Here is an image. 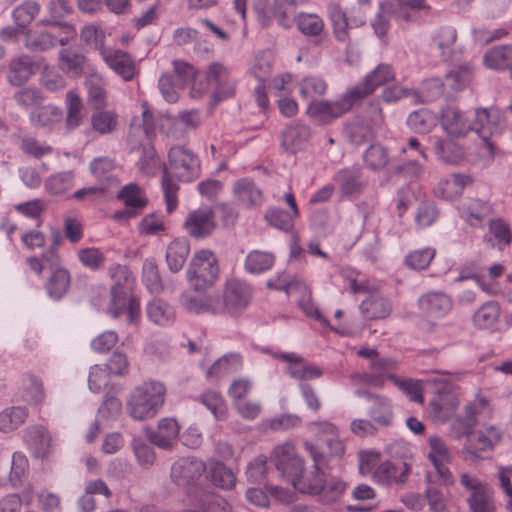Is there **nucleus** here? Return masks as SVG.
<instances>
[{
  "label": "nucleus",
  "instance_id": "nucleus-23",
  "mask_svg": "<svg viewBox=\"0 0 512 512\" xmlns=\"http://www.w3.org/2000/svg\"><path fill=\"white\" fill-rule=\"evenodd\" d=\"M332 179L344 197L360 194L365 186L359 167L342 168L334 173Z\"/></svg>",
  "mask_w": 512,
  "mask_h": 512
},
{
  "label": "nucleus",
  "instance_id": "nucleus-28",
  "mask_svg": "<svg viewBox=\"0 0 512 512\" xmlns=\"http://www.w3.org/2000/svg\"><path fill=\"white\" fill-rule=\"evenodd\" d=\"M146 315L153 324L167 327L175 321V310L161 298H153L146 305Z\"/></svg>",
  "mask_w": 512,
  "mask_h": 512
},
{
  "label": "nucleus",
  "instance_id": "nucleus-18",
  "mask_svg": "<svg viewBox=\"0 0 512 512\" xmlns=\"http://www.w3.org/2000/svg\"><path fill=\"white\" fill-rule=\"evenodd\" d=\"M394 79L395 71L393 67L387 63H380L365 76L362 82L352 86V89L358 99L361 100L372 94L378 87Z\"/></svg>",
  "mask_w": 512,
  "mask_h": 512
},
{
  "label": "nucleus",
  "instance_id": "nucleus-30",
  "mask_svg": "<svg viewBox=\"0 0 512 512\" xmlns=\"http://www.w3.org/2000/svg\"><path fill=\"white\" fill-rule=\"evenodd\" d=\"M491 206L489 203L470 199L464 202L460 207L461 218L471 226H480L482 222L491 214Z\"/></svg>",
  "mask_w": 512,
  "mask_h": 512
},
{
  "label": "nucleus",
  "instance_id": "nucleus-38",
  "mask_svg": "<svg viewBox=\"0 0 512 512\" xmlns=\"http://www.w3.org/2000/svg\"><path fill=\"white\" fill-rule=\"evenodd\" d=\"M512 233L508 223L502 218L491 219L489 221V233L484 236V241L497 245L500 250L510 244Z\"/></svg>",
  "mask_w": 512,
  "mask_h": 512
},
{
  "label": "nucleus",
  "instance_id": "nucleus-51",
  "mask_svg": "<svg viewBox=\"0 0 512 512\" xmlns=\"http://www.w3.org/2000/svg\"><path fill=\"white\" fill-rule=\"evenodd\" d=\"M208 469L209 478L214 485L223 489H231L235 486L234 473L222 462L210 461Z\"/></svg>",
  "mask_w": 512,
  "mask_h": 512
},
{
  "label": "nucleus",
  "instance_id": "nucleus-3",
  "mask_svg": "<svg viewBox=\"0 0 512 512\" xmlns=\"http://www.w3.org/2000/svg\"><path fill=\"white\" fill-rule=\"evenodd\" d=\"M306 451L314 461L315 472L307 480L305 492L312 495H318L324 504H333L338 502L345 490L346 484L338 478H330L326 480L323 467L325 464V456L319 452L316 446L309 442L304 444Z\"/></svg>",
  "mask_w": 512,
  "mask_h": 512
},
{
  "label": "nucleus",
  "instance_id": "nucleus-26",
  "mask_svg": "<svg viewBox=\"0 0 512 512\" xmlns=\"http://www.w3.org/2000/svg\"><path fill=\"white\" fill-rule=\"evenodd\" d=\"M36 68V63L30 56L15 57L9 63L7 80L12 86H20L35 74Z\"/></svg>",
  "mask_w": 512,
  "mask_h": 512
},
{
  "label": "nucleus",
  "instance_id": "nucleus-46",
  "mask_svg": "<svg viewBox=\"0 0 512 512\" xmlns=\"http://www.w3.org/2000/svg\"><path fill=\"white\" fill-rule=\"evenodd\" d=\"M127 313V319L130 324H138L140 318H141V309H140V300L135 295L131 294L127 298H125L124 305H116L112 302H110L109 308H108V314L113 317L117 318L122 313Z\"/></svg>",
  "mask_w": 512,
  "mask_h": 512
},
{
  "label": "nucleus",
  "instance_id": "nucleus-43",
  "mask_svg": "<svg viewBox=\"0 0 512 512\" xmlns=\"http://www.w3.org/2000/svg\"><path fill=\"white\" fill-rule=\"evenodd\" d=\"M275 262V256L268 251L253 250L246 258L244 267L248 273L261 274L272 268Z\"/></svg>",
  "mask_w": 512,
  "mask_h": 512
},
{
  "label": "nucleus",
  "instance_id": "nucleus-29",
  "mask_svg": "<svg viewBox=\"0 0 512 512\" xmlns=\"http://www.w3.org/2000/svg\"><path fill=\"white\" fill-rule=\"evenodd\" d=\"M470 182L471 178L468 175L454 173L441 179L434 192L437 197L451 200L458 197Z\"/></svg>",
  "mask_w": 512,
  "mask_h": 512
},
{
  "label": "nucleus",
  "instance_id": "nucleus-25",
  "mask_svg": "<svg viewBox=\"0 0 512 512\" xmlns=\"http://www.w3.org/2000/svg\"><path fill=\"white\" fill-rule=\"evenodd\" d=\"M310 138V128L303 123H293L282 134V147L287 153L294 154L302 150Z\"/></svg>",
  "mask_w": 512,
  "mask_h": 512
},
{
  "label": "nucleus",
  "instance_id": "nucleus-16",
  "mask_svg": "<svg viewBox=\"0 0 512 512\" xmlns=\"http://www.w3.org/2000/svg\"><path fill=\"white\" fill-rule=\"evenodd\" d=\"M201 123L200 112L197 109L182 110L175 116L167 119V125L162 128L168 137L175 140H181L186 135L199 127Z\"/></svg>",
  "mask_w": 512,
  "mask_h": 512
},
{
  "label": "nucleus",
  "instance_id": "nucleus-5",
  "mask_svg": "<svg viewBox=\"0 0 512 512\" xmlns=\"http://www.w3.org/2000/svg\"><path fill=\"white\" fill-rule=\"evenodd\" d=\"M475 132L482 140L483 148L493 159L497 153L494 139L501 136L507 128L505 113L498 108H478L474 112Z\"/></svg>",
  "mask_w": 512,
  "mask_h": 512
},
{
  "label": "nucleus",
  "instance_id": "nucleus-17",
  "mask_svg": "<svg viewBox=\"0 0 512 512\" xmlns=\"http://www.w3.org/2000/svg\"><path fill=\"white\" fill-rule=\"evenodd\" d=\"M104 63L124 81H131L137 74L134 58L127 52L113 47L102 50L100 55Z\"/></svg>",
  "mask_w": 512,
  "mask_h": 512
},
{
  "label": "nucleus",
  "instance_id": "nucleus-9",
  "mask_svg": "<svg viewBox=\"0 0 512 512\" xmlns=\"http://www.w3.org/2000/svg\"><path fill=\"white\" fill-rule=\"evenodd\" d=\"M358 101L360 100L350 87L339 99L311 101L306 113L321 122H330L347 113Z\"/></svg>",
  "mask_w": 512,
  "mask_h": 512
},
{
  "label": "nucleus",
  "instance_id": "nucleus-40",
  "mask_svg": "<svg viewBox=\"0 0 512 512\" xmlns=\"http://www.w3.org/2000/svg\"><path fill=\"white\" fill-rule=\"evenodd\" d=\"M438 123L437 116L428 109L421 108L411 112L407 118L408 127L419 134H427L436 127Z\"/></svg>",
  "mask_w": 512,
  "mask_h": 512
},
{
  "label": "nucleus",
  "instance_id": "nucleus-36",
  "mask_svg": "<svg viewBox=\"0 0 512 512\" xmlns=\"http://www.w3.org/2000/svg\"><path fill=\"white\" fill-rule=\"evenodd\" d=\"M217 301L213 296H194L190 292H185L180 296L181 305L189 312L195 314L212 313L220 311L214 304Z\"/></svg>",
  "mask_w": 512,
  "mask_h": 512
},
{
  "label": "nucleus",
  "instance_id": "nucleus-59",
  "mask_svg": "<svg viewBox=\"0 0 512 512\" xmlns=\"http://www.w3.org/2000/svg\"><path fill=\"white\" fill-rule=\"evenodd\" d=\"M327 11L336 38L339 41H345L347 39V28L350 26L345 13L336 2H330L327 6Z\"/></svg>",
  "mask_w": 512,
  "mask_h": 512
},
{
  "label": "nucleus",
  "instance_id": "nucleus-6",
  "mask_svg": "<svg viewBox=\"0 0 512 512\" xmlns=\"http://www.w3.org/2000/svg\"><path fill=\"white\" fill-rule=\"evenodd\" d=\"M190 287L202 292L212 287L219 276L218 260L210 250L197 251L186 272Z\"/></svg>",
  "mask_w": 512,
  "mask_h": 512
},
{
  "label": "nucleus",
  "instance_id": "nucleus-11",
  "mask_svg": "<svg viewBox=\"0 0 512 512\" xmlns=\"http://www.w3.org/2000/svg\"><path fill=\"white\" fill-rule=\"evenodd\" d=\"M206 79L217 102L234 95L236 79L231 76L229 69L223 64L216 62L210 64L206 71Z\"/></svg>",
  "mask_w": 512,
  "mask_h": 512
},
{
  "label": "nucleus",
  "instance_id": "nucleus-64",
  "mask_svg": "<svg viewBox=\"0 0 512 512\" xmlns=\"http://www.w3.org/2000/svg\"><path fill=\"white\" fill-rule=\"evenodd\" d=\"M77 256L80 263L92 271L100 270L106 261L104 253L96 247L79 249Z\"/></svg>",
  "mask_w": 512,
  "mask_h": 512
},
{
  "label": "nucleus",
  "instance_id": "nucleus-15",
  "mask_svg": "<svg viewBox=\"0 0 512 512\" xmlns=\"http://www.w3.org/2000/svg\"><path fill=\"white\" fill-rule=\"evenodd\" d=\"M108 274L113 281L110 302L124 305L125 298L132 294L135 285L132 272L125 265L113 264L109 267Z\"/></svg>",
  "mask_w": 512,
  "mask_h": 512
},
{
  "label": "nucleus",
  "instance_id": "nucleus-58",
  "mask_svg": "<svg viewBox=\"0 0 512 512\" xmlns=\"http://www.w3.org/2000/svg\"><path fill=\"white\" fill-rule=\"evenodd\" d=\"M327 90L326 82L318 76H308L299 82V94L304 100L314 101L323 96Z\"/></svg>",
  "mask_w": 512,
  "mask_h": 512
},
{
  "label": "nucleus",
  "instance_id": "nucleus-62",
  "mask_svg": "<svg viewBox=\"0 0 512 512\" xmlns=\"http://www.w3.org/2000/svg\"><path fill=\"white\" fill-rule=\"evenodd\" d=\"M296 217L293 213L278 208H271L265 214V219L269 225L284 232L292 231L294 218Z\"/></svg>",
  "mask_w": 512,
  "mask_h": 512
},
{
  "label": "nucleus",
  "instance_id": "nucleus-63",
  "mask_svg": "<svg viewBox=\"0 0 512 512\" xmlns=\"http://www.w3.org/2000/svg\"><path fill=\"white\" fill-rule=\"evenodd\" d=\"M435 254V249L431 247L417 249L406 255L404 263L411 269L423 270L430 265Z\"/></svg>",
  "mask_w": 512,
  "mask_h": 512
},
{
  "label": "nucleus",
  "instance_id": "nucleus-10",
  "mask_svg": "<svg viewBox=\"0 0 512 512\" xmlns=\"http://www.w3.org/2000/svg\"><path fill=\"white\" fill-rule=\"evenodd\" d=\"M466 442L464 450L471 458H479L480 452L492 451L502 439V430L495 425H486L477 431H464Z\"/></svg>",
  "mask_w": 512,
  "mask_h": 512
},
{
  "label": "nucleus",
  "instance_id": "nucleus-20",
  "mask_svg": "<svg viewBox=\"0 0 512 512\" xmlns=\"http://www.w3.org/2000/svg\"><path fill=\"white\" fill-rule=\"evenodd\" d=\"M452 306V299L443 292H428L418 299V308L427 318H442L451 311Z\"/></svg>",
  "mask_w": 512,
  "mask_h": 512
},
{
  "label": "nucleus",
  "instance_id": "nucleus-34",
  "mask_svg": "<svg viewBox=\"0 0 512 512\" xmlns=\"http://www.w3.org/2000/svg\"><path fill=\"white\" fill-rule=\"evenodd\" d=\"M190 251L189 241L185 238L174 239L167 247L166 262L171 272H179L186 262Z\"/></svg>",
  "mask_w": 512,
  "mask_h": 512
},
{
  "label": "nucleus",
  "instance_id": "nucleus-49",
  "mask_svg": "<svg viewBox=\"0 0 512 512\" xmlns=\"http://www.w3.org/2000/svg\"><path fill=\"white\" fill-rule=\"evenodd\" d=\"M435 153L439 160L450 165H456L464 159L462 147L450 140L438 139L435 142Z\"/></svg>",
  "mask_w": 512,
  "mask_h": 512
},
{
  "label": "nucleus",
  "instance_id": "nucleus-53",
  "mask_svg": "<svg viewBox=\"0 0 512 512\" xmlns=\"http://www.w3.org/2000/svg\"><path fill=\"white\" fill-rule=\"evenodd\" d=\"M58 44V37L50 32L29 30L26 32L25 46L31 51L44 52Z\"/></svg>",
  "mask_w": 512,
  "mask_h": 512
},
{
  "label": "nucleus",
  "instance_id": "nucleus-14",
  "mask_svg": "<svg viewBox=\"0 0 512 512\" xmlns=\"http://www.w3.org/2000/svg\"><path fill=\"white\" fill-rule=\"evenodd\" d=\"M206 469V464L201 459L182 457L173 463L170 477L175 484L186 486L198 481Z\"/></svg>",
  "mask_w": 512,
  "mask_h": 512
},
{
  "label": "nucleus",
  "instance_id": "nucleus-32",
  "mask_svg": "<svg viewBox=\"0 0 512 512\" xmlns=\"http://www.w3.org/2000/svg\"><path fill=\"white\" fill-rule=\"evenodd\" d=\"M70 283L69 271L63 267H55L46 281L45 289L50 298L60 300L67 293Z\"/></svg>",
  "mask_w": 512,
  "mask_h": 512
},
{
  "label": "nucleus",
  "instance_id": "nucleus-21",
  "mask_svg": "<svg viewBox=\"0 0 512 512\" xmlns=\"http://www.w3.org/2000/svg\"><path fill=\"white\" fill-rule=\"evenodd\" d=\"M184 226L189 235L194 238L208 236L216 226L213 210L204 206L192 211L187 216Z\"/></svg>",
  "mask_w": 512,
  "mask_h": 512
},
{
  "label": "nucleus",
  "instance_id": "nucleus-8",
  "mask_svg": "<svg viewBox=\"0 0 512 512\" xmlns=\"http://www.w3.org/2000/svg\"><path fill=\"white\" fill-rule=\"evenodd\" d=\"M273 460L278 471L293 485L305 491L307 484H302L304 472V460L295 453L294 446L291 443H284L277 446L273 452Z\"/></svg>",
  "mask_w": 512,
  "mask_h": 512
},
{
  "label": "nucleus",
  "instance_id": "nucleus-61",
  "mask_svg": "<svg viewBox=\"0 0 512 512\" xmlns=\"http://www.w3.org/2000/svg\"><path fill=\"white\" fill-rule=\"evenodd\" d=\"M65 103L67 108L66 124L69 128L74 129L80 125L82 120V100L75 91L70 90L66 94Z\"/></svg>",
  "mask_w": 512,
  "mask_h": 512
},
{
  "label": "nucleus",
  "instance_id": "nucleus-60",
  "mask_svg": "<svg viewBox=\"0 0 512 512\" xmlns=\"http://www.w3.org/2000/svg\"><path fill=\"white\" fill-rule=\"evenodd\" d=\"M296 7V0H274L272 13L281 27L285 29L292 27L291 15L295 12Z\"/></svg>",
  "mask_w": 512,
  "mask_h": 512
},
{
  "label": "nucleus",
  "instance_id": "nucleus-54",
  "mask_svg": "<svg viewBox=\"0 0 512 512\" xmlns=\"http://www.w3.org/2000/svg\"><path fill=\"white\" fill-rule=\"evenodd\" d=\"M363 161L368 169L372 171L381 170L390 162L389 152L380 144H372L365 150Z\"/></svg>",
  "mask_w": 512,
  "mask_h": 512
},
{
  "label": "nucleus",
  "instance_id": "nucleus-47",
  "mask_svg": "<svg viewBox=\"0 0 512 512\" xmlns=\"http://www.w3.org/2000/svg\"><path fill=\"white\" fill-rule=\"evenodd\" d=\"M240 366V359L238 355L231 354L225 355L218 359L208 369L206 377L210 381H216L238 370Z\"/></svg>",
  "mask_w": 512,
  "mask_h": 512
},
{
  "label": "nucleus",
  "instance_id": "nucleus-55",
  "mask_svg": "<svg viewBox=\"0 0 512 512\" xmlns=\"http://www.w3.org/2000/svg\"><path fill=\"white\" fill-rule=\"evenodd\" d=\"M28 416L25 407H9L0 413V431L8 433L23 424Z\"/></svg>",
  "mask_w": 512,
  "mask_h": 512
},
{
  "label": "nucleus",
  "instance_id": "nucleus-37",
  "mask_svg": "<svg viewBox=\"0 0 512 512\" xmlns=\"http://www.w3.org/2000/svg\"><path fill=\"white\" fill-rule=\"evenodd\" d=\"M90 123L93 131L100 135H107L113 133L118 125V115L113 110L102 108H94Z\"/></svg>",
  "mask_w": 512,
  "mask_h": 512
},
{
  "label": "nucleus",
  "instance_id": "nucleus-33",
  "mask_svg": "<svg viewBox=\"0 0 512 512\" xmlns=\"http://www.w3.org/2000/svg\"><path fill=\"white\" fill-rule=\"evenodd\" d=\"M363 316L368 320L383 319L390 315V302L379 294H371L360 305Z\"/></svg>",
  "mask_w": 512,
  "mask_h": 512
},
{
  "label": "nucleus",
  "instance_id": "nucleus-1",
  "mask_svg": "<svg viewBox=\"0 0 512 512\" xmlns=\"http://www.w3.org/2000/svg\"><path fill=\"white\" fill-rule=\"evenodd\" d=\"M200 174V160L190 149L176 145L168 152V165L163 166L162 190L168 213H172L178 204V184L172 179L175 177L182 182H191Z\"/></svg>",
  "mask_w": 512,
  "mask_h": 512
},
{
  "label": "nucleus",
  "instance_id": "nucleus-42",
  "mask_svg": "<svg viewBox=\"0 0 512 512\" xmlns=\"http://www.w3.org/2000/svg\"><path fill=\"white\" fill-rule=\"evenodd\" d=\"M85 84L88 89V100L92 107H104L106 105V81L104 77L97 72L90 73Z\"/></svg>",
  "mask_w": 512,
  "mask_h": 512
},
{
  "label": "nucleus",
  "instance_id": "nucleus-22",
  "mask_svg": "<svg viewBox=\"0 0 512 512\" xmlns=\"http://www.w3.org/2000/svg\"><path fill=\"white\" fill-rule=\"evenodd\" d=\"M179 431L178 422L172 417H165L158 421L156 429L147 432V438L153 445L171 450L179 436Z\"/></svg>",
  "mask_w": 512,
  "mask_h": 512
},
{
  "label": "nucleus",
  "instance_id": "nucleus-27",
  "mask_svg": "<svg viewBox=\"0 0 512 512\" xmlns=\"http://www.w3.org/2000/svg\"><path fill=\"white\" fill-rule=\"evenodd\" d=\"M457 31L452 26H442L431 36V46L437 49L443 60H451L456 46Z\"/></svg>",
  "mask_w": 512,
  "mask_h": 512
},
{
  "label": "nucleus",
  "instance_id": "nucleus-48",
  "mask_svg": "<svg viewBox=\"0 0 512 512\" xmlns=\"http://www.w3.org/2000/svg\"><path fill=\"white\" fill-rule=\"evenodd\" d=\"M500 305L496 301H488L476 310L473 315V323L481 329L492 327L500 317Z\"/></svg>",
  "mask_w": 512,
  "mask_h": 512
},
{
  "label": "nucleus",
  "instance_id": "nucleus-2",
  "mask_svg": "<svg viewBox=\"0 0 512 512\" xmlns=\"http://www.w3.org/2000/svg\"><path fill=\"white\" fill-rule=\"evenodd\" d=\"M166 387L163 382L149 379L135 386L130 392L126 410L134 420L155 417L165 402Z\"/></svg>",
  "mask_w": 512,
  "mask_h": 512
},
{
  "label": "nucleus",
  "instance_id": "nucleus-41",
  "mask_svg": "<svg viewBox=\"0 0 512 512\" xmlns=\"http://www.w3.org/2000/svg\"><path fill=\"white\" fill-rule=\"evenodd\" d=\"M24 439L36 457H42L47 453L50 439L43 426L36 425L27 428Z\"/></svg>",
  "mask_w": 512,
  "mask_h": 512
},
{
  "label": "nucleus",
  "instance_id": "nucleus-24",
  "mask_svg": "<svg viewBox=\"0 0 512 512\" xmlns=\"http://www.w3.org/2000/svg\"><path fill=\"white\" fill-rule=\"evenodd\" d=\"M233 195L241 205L247 208L259 207L264 200L261 189L250 178H241L235 181Z\"/></svg>",
  "mask_w": 512,
  "mask_h": 512
},
{
  "label": "nucleus",
  "instance_id": "nucleus-7",
  "mask_svg": "<svg viewBox=\"0 0 512 512\" xmlns=\"http://www.w3.org/2000/svg\"><path fill=\"white\" fill-rule=\"evenodd\" d=\"M461 485L469 492L467 504L471 512H496L494 489L474 475L462 473Z\"/></svg>",
  "mask_w": 512,
  "mask_h": 512
},
{
  "label": "nucleus",
  "instance_id": "nucleus-31",
  "mask_svg": "<svg viewBox=\"0 0 512 512\" xmlns=\"http://www.w3.org/2000/svg\"><path fill=\"white\" fill-rule=\"evenodd\" d=\"M484 65L493 70H512V45H499L490 48L483 56Z\"/></svg>",
  "mask_w": 512,
  "mask_h": 512
},
{
  "label": "nucleus",
  "instance_id": "nucleus-39",
  "mask_svg": "<svg viewBox=\"0 0 512 512\" xmlns=\"http://www.w3.org/2000/svg\"><path fill=\"white\" fill-rule=\"evenodd\" d=\"M300 33L307 37H317L321 35L325 24L323 19L315 13L300 12L293 18Z\"/></svg>",
  "mask_w": 512,
  "mask_h": 512
},
{
  "label": "nucleus",
  "instance_id": "nucleus-13",
  "mask_svg": "<svg viewBox=\"0 0 512 512\" xmlns=\"http://www.w3.org/2000/svg\"><path fill=\"white\" fill-rule=\"evenodd\" d=\"M251 287L239 279H230L226 282L223 302L224 309L231 315L241 313L250 303Z\"/></svg>",
  "mask_w": 512,
  "mask_h": 512
},
{
  "label": "nucleus",
  "instance_id": "nucleus-52",
  "mask_svg": "<svg viewBox=\"0 0 512 512\" xmlns=\"http://www.w3.org/2000/svg\"><path fill=\"white\" fill-rule=\"evenodd\" d=\"M75 182L73 171H62L50 175L45 180V189L51 195H62L72 189Z\"/></svg>",
  "mask_w": 512,
  "mask_h": 512
},
{
  "label": "nucleus",
  "instance_id": "nucleus-44",
  "mask_svg": "<svg viewBox=\"0 0 512 512\" xmlns=\"http://www.w3.org/2000/svg\"><path fill=\"white\" fill-rule=\"evenodd\" d=\"M373 406L370 407L368 414L373 422L382 427H388L393 421V410L391 401L383 396L378 395L374 397Z\"/></svg>",
  "mask_w": 512,
  "mask_h": 512
},
{
  "label": "nucleus",
  "instance_id": "nucleus-19",
  "mask_svg": "<svg viewBox=\"0 0 512 512\" xmlns=\"http://www.w3.org/2000/svg\"><path fill=\"white\" fill-rule=\"evenodd\" d=\"M442 127L450 136L464 137L475 131V118L455 107H447L442 111Z\"/></svg>",
  "mask_w": 512,
  "mask_h": 512
},
{
  "label": "nucleus",
  "instance_id": "nucleus-56",
  "mask_svg": "<svg viewBox=\"0 0 512 512\" xmlns=\"http://www.w3.org/2000/svg\"><path fill=\"white\" fill-rule=\"evenodd\" d=\"M41 6L33 0H26L12 11V18L19 28L27 27L39 14Z\"/></svg>",
  "mask_w": 512,
  "mask_h": 512
},
{
  "label": "nucleus",
  "instance_id": "nucleus-50",
  "mask_svg": "<svg viewBox=\"0 0 512 512\" xmlns=\"http://www.w3.org/2000/svg\"><path fill=\"white\" fill-rule=\"evenodd\" d=\"M63 118V112L60 108L54 105H45L34 109L30 116V122L33 125L42 127H50L59 123Z\"/></svg>",
  "mask_w": 512,
  "mask_h": 512
},
{
  "label": "nucleus",
  "instance_id": "nucleus-4",
  "mask_svg": "<svg viewBox=\"0 0 512 512\" xmlns=\"http://www.w3.org/2000/svg\"><path fill=\"white\" fill-rule=\"evenodd\" d=\"M460 374L450 372H437L431 382L437 387L436 395L430 402V414L437 422L449 420L455 413L459 399L455 392V383Z\"/></svg>",
  "mask_w": 512,
  "mask_h": 512
},
{
  "label": "nucleus",
  "instance_id": "nucleus-45",
  "mask_svg": "<svg viewBox=\"0 0 512 512\" xmlns=\"http://www.w3.org/2000/svg\"><path fill=\"white\" fill-rule=\"evenodd\" d=\"M115 167V162L110 157L95 158L89 165L91 174L102 184L101 186L105 188L116 181L114 177Z\"/></svg>",
  "mask_w": 512,
  "mask_h": 512
},
{
  "label": "nucleus",
  "instance_id": "nucleus-57",
  "mask_svg": "<svg viewBox=\"0 0 512 512\" xmlns=\"http://www.w3.org/2000/svg\"><path fill=\"white\" fill-rule=\"evenodd\" d=\"M142 280L146 288L154 294L163 291L164 285L161 280L155 259L147 258L143 262Z\"/></svg>",
  "mask_w": 512,
  "mask_h": 512
},
{
  "label": "nucleus",
  "instance_id": "nucleus-12",
  "mask_svg": "<svg viewBox=\"0 0 512 512\" xmlns=\"http://www.w3.org/2000/svg\"><path fill=\"white\" fill-rule=\"evenodd\" d=\"M125 208L116 211L113 218L117 221H127L137 216L140 210L147 205V198L143 190L135 183L125 185L117 195Z\"/></svg>",
  "mask_w": 512,
  "mask_h": 512
},
{
  "label": "nucleus",
  "instance_id": "nucleus-35",
  "mask_svg": "<svg viewBox=\"0 0 512 512\" xmlns=\"http://www.w3.org/2000/svg\"><path fill=\"white\" fill-rule=\"evenodd\" d=\"M368 367L374 387L382 388L387 379L393 382L396 378L392 373L396 368V362L391 358L378 356L372 362H369Z\"/></svg>",
  "mask_w": 512,
  "mask_h": 512
}]
</instances>
